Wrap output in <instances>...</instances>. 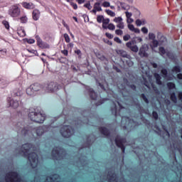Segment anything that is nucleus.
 <instances>
[{"label":"nucleus","instance_id":"c03bdc74","mask_svg":"<svg viewBox=\"0 0 182 182\" xmlns=\"http://www.w3.org/2000/svg\"><path fill=\"white\" fill-rule=\"evenodd\" d=\"M131 50L132 52H135L136 53H137V52H139V47H137V46H132V47H131Z\"/></svg>","mask_w":182,"mask_h":182},{"label":"nucleus","instance_id":"393cba45","mask_svg":"<svg viewBox=\"0 0 182 182\" xmlns=\"http://www.w3.org/2000/svg\"><path fill=\"white\" fill-rule=\"evenodd\" d=\"M109 23H110L109 18H104V21H102L103 29H107V25H109Z\"/></svg>","mask_w":182,"mask_h":182},{"label":"nucleus","instance_id":"a19ab883","mask_svg":"<svg viewBox=\"0 0 182 182\" xmlns=\"http://www.w3.org/2000/svg\"><path fill=\"white\" fill-rule=\"evenodd\" d=\"M64 39L66 43H70V37H69V35L68 33H64Z\"/></svg>","mask_w":182,"mask_h":182},{"label":"nucleus","instance_id":"0eeeda50","mask_svg":"<svg viewBox=\"0 0 182 182\" xmlns=\"http://www.w3.org/2000/svg\"><path fill=\"white\" fill-rule=\"evenodd\" d=\"M8 14L11 18H18L21 15V9L17 5H13L9 8Z\"/></svg>","mask_w":182,"mask_h":182},{"label":"nucleus","instance_id":"f3484780","mask_svg":"<svg viewBox=\"0 0 182 182\" xmlns=\"http://www.w3.org/2000/svg\"><path fill=\"white\" fill-rule=\"evenodd\" d=\"M88 92H89L90 97V99H92V100H96V99H97V94L95 92L93 88H90L88 90Z\"/></svg>","mask_w":182,"mask_h":182},{"label":"nucleus","instance_id":"09e8293b","mask_svg":"<svg viewBox=\"0 0 182 182\" xmlns=\"http://www.w3.org/2000/svg\"><path fill=\"white\" fill-rule=\"evenodd\" d=\"M152 116H153V117H154V119L155 120H158L159 119V114L157 113V112L153 111L152 112Z\"/></svg>","mask_w":182,"mask_h":182},{"label":"nucleus","instance_id":"39448f33","mask_svg":"<svg viewBox=\"0 0 182 182\" xmlns=\"http://www.w3.org/2000/svg\"><path fill=\"white\" fill-rule=\"evenodd\" d=\"M60 134L65 139H69L71 136L75 134V129L70 125H63L60 129Z\"/></svg>","mask_w":182,"mask_h":182},{"label":"nucleus","instance_id":"338daca9","mask_svg":"<svg viewBox=\"0 0 182 182\" xmlns=\"http://www.w3.org/2000/svg\"><path fill=\"white\" fill-rule=\"evenodd\" d=\"M114 41L117 42V43H122V40L119 37H114Z\"/></svg>","mask_w":182,"mask_h":182},{"label":"nucleus","instance_id":"49530a36","mask_svg":"<svg viewBox=\"0 0 182 182\" xmlns=\"http://www.w3.org/2000/svg\"><path fill=\"white\" fill-rule=\"evenodd\" d=\"M117 28H119V29H124V23H123V21L118 23Z\"/></svg>","mask_w":182,"mask_h":182},{"label":"nucleus","instance_id":"aec40b11","mask_svg":"<svg viewBox=\"0 0 182 182\" xmlns=\"http://www.w3.org/2000/svg\"><path fill=\"white\" fill-rule=\"evenodd\" d=\"M33 90L35 92H39V90H41V89H42V85H41V84L39 83H35L31 85Z\"/></svg>","mask_w":182,"mask_h":182},{"label":"nucleus","instance_id":"4c0bfd02","mask_svg":"<svg viewBox=\"0 0 182 182\" xmlns=\"http://www.w3.org/2000/svg\"><path fill=\"white\" fill-rule=\"evenodd\" d=\"M107 29H109V31H114V29H116V26L114 24L110 23L108 24V26H107Z\"/></svg>","mask_w":182,"mask_h":182},{"label":"nucleus","instance_id":"20e7f679","mask_svg":"<svg viewBox=\"0 0 182 182\" xmlns=\"http://www.w3.org/2000/svg\"><path fill=\"white\" fill-rule=\"evenodd\" d=\"M65 154H66V150L62 146H55L51 151V157L53 160H55L56 161L63 160V156H65Z\"/></svg>","mask_w":182,"mask_h":182},{"label":"nucleus","instance_id":"6e6d98bb","mask_svg":"<svg viewBox=\"0 0 182 182\" xmlns=\"http://www.w3.org/2000/svg\"><path fill=\"white\" fill-rule=\"evenodd\" d=\"M102 6H104V8H109V6H110V2L104 1L102 4Z\"/></svg>","mask_w":182,"mask_h":182},{"label":"nucleus","instance_id":"a878e982","mask_svg":"<svg viewBox=\"0 0 182 182\" xmlns=\"http://www.w3.org/2000/svg\"><path fill=\"white\" fill-rule=\"evenodd\" d=\"M107 176H108V181L109 182H114V181L117 182L116 178H114V176H116V174H114V173H112V174L109 173Z\"/></svg>","mask_w":182,"mask_h":182},{"label":"nucleus","instance_id":"052dcab7","mask_svg":"<svg viewBox=\"0 0 182 182\" xmlns=\"http://www.w3.org/2000/svg\"><path fill=\"white\" fill-rule=\"evenodd\" d=\"M61 53H63L64 56H68L69 55V51H68V50H62Z\"/></svg>","mask_w":182,"mask_h":182},{"label":"nucleus","instance_id":"9d476101","mask_svg":"<svg viewBox=\"0 0 182 182\" xmlns=\"http://www.w3.org/2000/svg\"><path fill=\"white\" fill-rule=\"evenodd\" d=\"M117 104L119 106V112H117V105H116V104H114V107L111 108V112L114 114V116H115V117H117V116L122 117V114H120V112H121L122 109H124V106L122 105V104H120V102H118Z\"/></svg>","mask_w":182,"mask_h":182},{"label":"nucleus","instance_id":"5701e85b","mask_svg":"<svg viewBox=\"0 0 182 182\" xmlns=\"http://www.w3.org/2000/svg\"><path fill=\"white\" fill-rule=\"evenodd\" d=\"M118 55H120L122 58H129V55L127 54V52L123 50H119L117 51Z\"/></svg>","mask_w":182,"mask_h":182},{"label":"nucleus","instance_id":"72a5a7b5","mask_svg":"<svg viewBox=\"0 0 182 182\" xmlns=\"http://www.w3.org/2000/svg\"><path fill=\"white\" fill-rule=\"evenodd\" d=\"M21 23H28V17L26 16H23L20 18Z\"/></svg>","mask_w":182,"mask_h":182},{"label":"nucleus","instance_id":"13d9d810","mask_svg":"<svg viewBox=\"0 0 182 182\" xmlns=\"http://www.w3.org/2000/svg\"><path fill=\"white\" fill-rule=\"evenodd\" d=\"M126 16H127V19H130V18H132V14L129 12V11H126L125 12Z\"/></svg>","mask_w":182,"mask_h":182},{"label":"nucleus","instance_id":"8fccbe9b","mask_svg":"<svg viewBox=\"0 0 182 182\" xmlns=\"http://www.w3.org/2000/svg\"><path fill=\"white\" fill-rule=\"evenodd\" d=\"M18 34L20 35L22 38H23V36H26V33L25 32V30H20L18 31Z\"/></svg>","mask_w":182,"mask_h":182},{"label":"nucleus","instance_id":"e433bc0d","mask_svg":"<svg viewBox=\"0 0 182 182\" xmlns=\"http://www.w3.org/2000/svg\"><path fill=\"white\" fill-rule=\"evenodd\" d=\"M140 97H141V99H143L144 102H145L146 103V105H149V99L147 98L146 95L141 94Z\"/></svg>","mask_w":182,"mask_h":182},{"label":"nucleus","instance_id":"2f4dec72","mask_svg":"<svg viewBox=\"0 0 182 182\" xmlns=\"http://www.w3.org/2000/svg\"><path fill=\"white\" fill-rule=\"evenodd\" d=\"M105 20V16H103V15H98L97 16V22H98V23H103V21Z\"/></svg>","mask_w":182,"mask_h":182},{"label":"nucleus","instance_id":"412c9836","mask_svg":"<svg viewBox=\"0 0 182 182\" xmlns=\"http://www.w3.org/2000/svg\"><path fill=\"white\" fill-rule=\"evenodd\" d=\"M128 28L132 32H134V33H140V29L134 28V26L133 24H129Z\"/></svg>","mask_w":182,"mask_h":182},{"label":"nucleus","instance_id":"dca6fc26","mask_svg":"<svg viewBox=\"0 0 182 182\" xmlns=\"http://www.w3.org/2000/svg\"><path fill=\"white\" fill-rule=\"evenodd\" d=\"M157 38L159 39L158 42H159L160 45H164V43L167 42V38L164 36H162L160 32L158 33Z\"/></svg>","mask_w":182,"mask_h":182},{"label":"nucleus","instance_id":"7c9ffc66","mask_svg":"<svg viewBox=\"0 0 182 182\" xmlns=\"http://www.w3.org/2000/svg\"><path fill=\"white\" fill-rule=\"evenodd\" d=\"M159 41L157 40H152V44L151 45V49H154V48H157L159 46Z\"/></svg>","mask_w":182,"mask_h":182},{"label":"nucleus","instance_id":"7ed1b4c3","mask_svg":"<svg viewBox=\"0 0 182 182\" xmlns=\"http://www.w3.org/2000/svg\"><path fill=\"white\" fill-rule=\"evenodd\" d=\"M28 117L31 122H35L36 123H43L46 119V115L42 114L41 111L36 112V109H34V111H31L28 114Z\"/></svg>","mask_w":182,"mask_h":182},{"label":"nucleus","instance_id":"69168bd1","mask_svg":"<svg viewBox=\"0 0 182 182\" xmlns=\"http://www.w3.org/2000/svg\"><path fill=\"white\" fill-rule=\"evenodd\" d=\"M126 63H127V65H128V66H133V65H134V63L130 60H126Z\"/></svg>","mask_w":182,"mask_h":182},{"label":"nucleus","instance_id":"bf43d9fd","mask_svg":"<svg viewBox=\"0 0 182 182\" xmlns=\"http://www.w3.org/2000/svg\"><path fill=\"white\" fill-rule=\"evenodd\" d=\"M120 6L122 7V9H127V5L125 3L121 2Z\"/></svg>","mask_w":182,"mask_h":182},{"label":"nucleus","instance_id":"2eb2a0df","mask_svg":"<svg viewBox=\"0 0 182 182\" xmlns=\"http://www.w3.org/2000/svg\"><path fill=\"white\" fill-rule=\"evenodd\" d=\"M23 8L25 9H35V4L33 3H28L26 1H23L21 3Z\"/></svg>","mask_w":182,"mask_h":182},{"label":"nucleus","instance_id":"473e14b6","mask_svg":"<svg viewBox=\"0 0 182 182\" xmlns=\"http://www.w3.org/2000/svg\"><path fill=\"white\" fill-rule=\"evenodd\" d=\"M161 73L162 74L163 77H168V71H167V69L163 68L161 70Z\"/></svg>","mask_w":182,"mask_h":182},{"label":"nucleus","instance_id":"c85d7f7f","mask_svg":"<svg viewBox=\"0 0 182 182\" xmlns=\"http://www.w3.org/2000/svg\"><path fill=\"white\" fill-rule=\"evenodd\" d=\"M170 99L173 103H177V96H176V92L171 93Z\"/></svg>","mask_w":182,"mask_h":182},{"label":"nucleus","instance_id":"864d4df0","mask_svg":"<svg viewBox=\"0 0 182 182\" xmlns=\"http://www.w3.org/2000/svg\"><path fill=\"white\" fill-rule=\"evenodd\" d=\"M115 33L116 35H117L118 36H122V35H123V31L120 30V29H117L115 31Z\"/></svg>","mask_w":182,"mask_h":182},{"label":"nucleus","instance_id":"e2e57ef3","mask_svg":"<svg viewBox=\"0 0 182 182\" xmlns=\"http://www.w3.org/2000/svg\"><path fill=\"white\" fill-rule=\"evenodd\" d=\"M105 36H107L108 39H113V35H112V33H106Z\"/></svg>","mask_w":182,"mask_h":182},{"label":"nucleus","instance_id":"6e6552de","mask_svg":"<svg viewBox=\"0 0 182 182\" xmlns=\"http://www.w3.org/2000/svg\"><path fill=\"white\" fill-rule=\"evenodd\" d=\"M124 143H126V138H120L119 135L115 137V144L121 149L122 153L126 152V146H124Z\"/></svg>","mask_w":182,"mask_h":182},{"label":"nucleus","instance_id":"774afa93","mask_svg":"<svg viewBox=\"0 0 182 182\" xmlns=\"http://www.w3.org/2000/svg\"><path fill=\"white\" fill-rule=\"evenodd\" d=\"M141 32H142L143 33H149V30L147 29V28L143 27V28H141Z\"/></svg>","mask_w":182,"mask_h":182},{"label":"nucleus","instance_id":"4be33fe9","mask_svg":"<svg viewBox=\"0 0 182 182\" xmlns=\"http://www.w3.org/2000/svg\"><path fill=\"white\" fill-rule=\"evenodd\" d=\"M154 77L156 79V85H162L161 76H160L159 73H154Z\"/></svg>","mask_w":182,"mask_h":182},{"label":"nucleus","instance_id":"c756f323","mask_svg":"<svg viewBox=\"0 0 182 182\" xmlns=\"http://www.w3.org/2000/svg\"><path fill=\"white\" fill-rule=\"evenodd\" d=\"M171 70L173 73L176 72V73H180V72H181V68L178 65H176L173 67Z\"/></svg>","mask_w":182,"mask_h":182},{"label":"nucleus","instance_id":"3c124183","mask_svg":"<svg viewBox=\"0 0 182 182\" xmlns=\"http://www.w3.org/2000/svg\"><path fill=\"white\" fill-rule=\"evenodd\" d=\"M74 53H75V55H77L79 58H82V51L80 49L75 50L74 51Z\"/></svg>","mask_w":182,"mask_h":182},{"label":"nucleus","instance_id":"f03ea898","mask_svg":"<svg viewBox=\"0 0 182 182\" xmlns=\"http://www.w3.org/2000/svg\"><path fill=\"white\" fill-rule=\"evenodd\" d=\"M33 147L32 144L26 143L22 145L21 153L23 154V157L28 159V161H30L31 166L32 168H36L38 167V163L39 161L38 154L36 152H31L29 154L31 149Z\"/></svg>","mask_w":182,"mask_h":182},{"label":"nucleus","instance_id":"f257e3e1","mask_svg":"<svg viewBox=\"0 0 182 182\" xmlns=\"http://www.w3.org/2000/svg\"><path fill=\"white\" fill-rule=\"evenodd\" d=\"M17 126V133H21L23 136H28L29 137L34 136V134L41 136L42 134H43V133L48 132V129H49V126L48 125H43L36 128H33L32 127H29L28 128H22L19 127V126H21V122H18Z\"/></svg>","mask_w":182,"mask_h":182},{"label":"nucleus","instance_id":"cd10ccee","mask_svg":"<svg viewBox=\"0 0 182 182\" xmlns=\"http://www.w3.org/2000/svg\"><path fill=\"white\" fill-rule=\"evenodd\" d=\"M94 9L97 11V12H102L103 11L102 6H100V3H95Z\"/></svg>","mask_w":182,"mask_h":182},{"label":"nucleus","instance_id":"c9c22d12","mask_svg":"<svg viewBox=\"0 0 182 182\" xmlns=\"http://www.w3.org/2000/svg\"><path fill=\"white\" fill-rule=\"evenodd\" d=\"M109 100V99L107 98H102L101 100H100L97 103H96V106H100V105H103V103H105L106 101Z\"/></svg>","mask_w":182,"mask_h":182},{"label":"nucleus","instance_id":"f704fd0d","mask_svg":"<svg viewBox=\"0 0 182 182\" xmlns=\"http://www.w3.org/2000/svg\"><path fill=\"white\" fill-rule=\"evenodd\" d=\"M167 87L169 90H171V89H176V84L174 82H168Z\"/></svg>","mask_w":182,"mask_h":182},{"label":"nucleus","instance_id":"4d7b16f0","mask_svg":"<svg viewBox=\"0 0 182 182\" xmlns=\"http://www.w3.org/2000/svg\"><path fill=\"white\" fill-rule=\"evenodd\" d=\"M70 5L73 8V9L75 10L77 9V4L76 3L73 1Z\"/></svg>","mask_w":182,"mask_h":182},{"label":"nucleus","instance_id":"f8f14e48","mask_svg":"<svg viewBox=\"0 0 182 182\" xmlns=\"http://www.w3.org/2000/svg\"><path fill=\"white\" fill-rule=\"evenodd\" d=\"M8 105L13 109H18L19 107V101L12 99L11 97L7 98Z\"/></svg>","mask_w":182,"mask_h":182},{"label":"nucleus","instance_id":"bb28decb","mask_svg":"<svg viewBox=\"0 0 182 182\" xmlns=\"http://www.w3.org/2000/svg\"><path fill=\"white\" fill-rule=\"evenodd\" d=\"M13 96H14V97H19L21 96H22V90H15L14 91V94Z\"/></svg>","mask_w":182,"mask_h":182},{"label":"nucleus","instance_id":"de8ad7c7","mask_svg":"<svg viewBox=\"0 0 182 182\" xmlns=\"http://www.w3.org/2000/svg\"><path fill=\"white\" fill-rule=\"evenodd\" d=\"M149 38L151 41H154V40H156V35H154V33H149Z\"/></svg>","mask_w":182,"mask_h":182},{"label":"nucleus","instance_id":"a18cd8bd","mask_svg":"<svg viewBox=\"0 0 182 182\" xmlns=\"http://www.w3.org/2000/svg\"><path fill=\"white\" fill-rule=\"evenodd\" d=\"M84 8H87L88 11H90V9H92V5H90V1H88L87 3L84 4Z\"/></svg>","mask_w":182,"mask_h":182},{"label":"nucleus","instance_id":"b1692460","mask_svg":"<svg viewBox=\"0 0 182 182\" xmlns=\"http://www.w3.org/2000/svg\"><path fill=\"white\" fill-rule=\"evenodd\" d=\"M26 93L28 96H33L35 95V92L33 91L31 85L26 89Z\"/></svg>","mask_w":182,"mask_h":182},{"label":"nucleus","instance_id":"9b49d317","mask_svg":"<svg viewBox=\"0 0 182 182\" xmlns=\"http://www.w3.org/2000/svg\"><path fill=\"white\" fill-rule=\"evenodd\" d=\"M36 42L38 48H41V49H49V48H50V46H49L48 43L42 41L40 37H36Z\"/></svg>","mask_w":182,"mask_h":182},{"label":"nucleus","instance_id":"603ef678","mask_svg":"<svg viewBox=\"0 0 182 182\" xmlns=\"http://www.w3.org/2000/svg\"><path fill=\"white\" fill-rule=\"evenodd\" d=\"M62 23L64 28H66L67 31H68V32H70V28H69V26L66 23V22L64 20L63 21Z\"/></svg>","mask_w":182,"mask_h":182},{"label":"nucleus","instance_id":"423d86ee","mask_svg":"<svg viewBox=\"0 0 182 182\" xmlns=\"http://www.w3.org/2000/svg\"><path fill=\"white\" fill-rule=\"evenodd\" d=\"M6 182H21L22 178L19 176V173L16 171H10L6 173L5 177Z\"/></svg>","mask_w":182,"mask_h":182},{"label":"nucleus","instance_id":"680f3d73","mask_svg":"<svg viewBox=\"0 0 182 182\" xmlns=\"http://www.w3.org/2000/svg\"><path fill=\"white\" fill-rule=\"evenodd\" d=\"M0 55L5 56V55H6V49L0 50Z\"/></svg>","mask_w":182,"mask_h":182},{"label":"nucleus","instance_id":"58836bf2","mask_svg":"<svg viewBox=\"0 0 182 182\" xmlns=\"http://www.w3.org/2000/svg\"><path fill=\"white\" fill-rule=\"evenodd\" d=\"M105 12L109 16H116V13H114V11H112V10H105Z\"/></svg>","mask_w":182,"mask_h":182},{"label":"nucleus","instance_id":"37998d69","mask_svg":"<svg viewBox=\"0 0 182 182\" xmlns=\"http://www.w3.org/2000/svg\"><path fill=\"white\" fill-rule=\"evenodd\" d=\"M2 23L4 26V27L6 28V29L9 30V28H10L9 22H8L7 21L4 20V21H2Z\"/></svg>","mask_w":182,"mask_h":182},{"label":"nucleus","instance_id":"ea45409f","mask_svg":"<svg viewBox=\"0 0 182 182\" xmlns=\"http://www.w3.org/2000/svg\"><path fill=\"white\" fill-rule=\"evenodd\" d=\"M159 50L161 56H163L164 55H166V49L164 48V47H159Z\"/></svg>","mask_w":182,"mask_h":182},{"label":"nucleus","instance_id":"79ce46f5","mask_svg":"<svg viewBox=\"0 0 182 182\" xmlns=\"http://www.w3.org/2000/svg\"><path fill=\"white\" fill-rule=\"evenodd\" d=\"M123 21V18L122 17H115L114 18V22H116V23H120Z\"/></svg>","mask_w":182,"mask_h":182},{"label":"nucleus","instance_id":"a211bd4d","mask_svg":"<svg viewBox=\"0 0 182 182\" xmlns=\"http://www.w3.org/2000/svg\"><path fill=\"white\" fill-rule=\"evenodd\" d=\"M32 16L33 21H38L41 16V11L38 9H34L33 11Z\"/></svg>","mask_w":182,"mask_h":182},{"label":"nucleus","instance_id":"ddd939ff","mask_svg":"<svg viewBox=\"0 0 182 182\" xmlns=\"http://www.w3.org/2000/svg\"><path fill=\"white\" fill-rule=\"evenodd\" d=\"M47 90L48 92H58V89H59L58 87V84L55 83V82H50L48 85H47Z\"/></svg>","mask_w":182,"mask_h":182},{"label":"nucleus","instance_id":"5fc2aeb1","mask_svg":"<svg viewBox=\"0 0 182 182\" xmlns=\"http://www.w3.org/2000/svg\"><path fill=\"white\" fill-rule=\"evenodd\" d=\"M136 26H141L143 22L140 19H136L135 21Z\"/></svg>","mask_w":182,"mask_h":182},{"label":"nucleus","instance_id":"1a4fd4ad","mask_svg":"<svg viewBox=\"0 0 182 182\" xmlns=\"http://www.w3.org/2000/svg\"><path fill=\"white\" fill-rule=\"evenodd\" d=\"M148 51L149 46L143 45L139 49V55L141 58H149V53H147Z\"/></svg>","mask_w":182,"mask_h":182},{"label":"nucleus","instance_id":"0e129e2a","mask_svg":"<svg viewBox=\"0 0 182 182\" xmlns=\"http://www.w3.org/2000/svg\"><path fill=\"white\" fill-rule=\"evenodd\" d=\"M123 39H124V41H125V42H127V41H129V39H130V35L128 34V35L124 36Z\"/></svg>","mask_w":182,"mask_h":182},{"label":"nucleus","instance_id":"4468645a","mask_svg":"<svg viewBox=\"0 0 182 182\" xmlns=\"http://www.w3.org/2000/svg\"><path fill=\"white\" fill-rule=\"evenodd\" d=\"M99 132H100L101 134H103V136H106L107 137L110 136V131L105 127H99Z\"/></svg>","mask_w":182,"mask_h":182},{"label":"nucleus","instance_id":"6ab92c4d","mask_svg":"<svg viewBox=\"0 0 182 182\" xmlns=\"http://www.w3.org/2000/svg\"><path fill=\"white\" fill-rule=\"evenodd\" d=\"M9 85V81H8L5 77L0 78V86L1 87H5Z\"/></svg>","mask_w":182,"mask_h":182}]
</instances>
